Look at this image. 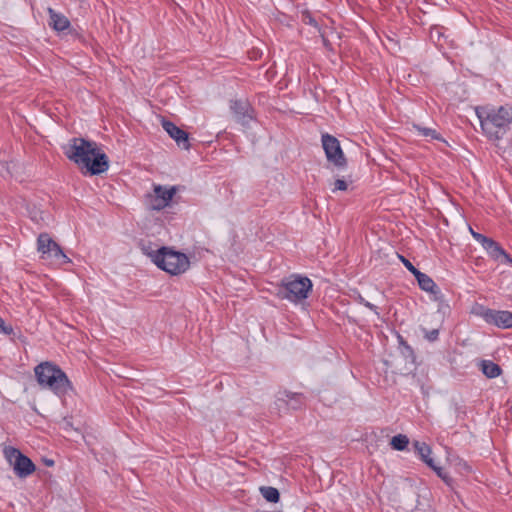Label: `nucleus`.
Segmentation results:
<instances>
[{
    "label": "nucleus",
    "mask_w": 512,
    "mask_h": 512,
    "mask_svg": "<svg viewBox=\"0 0 512 512\" xmlns=\"http://www.w3.org/2000/svg\"><path fill=\"white\" fill-rule=\"evenodd\" d=\"M65 156L85 174L98 175L108 170L109 160L97 144L84 138L74 137L64 146Z\"/></svg>",
    "instance_id": "nucleus-1"
},
{
    "label": "nucleus",
    "mask_w": 512,
    "mask_h": 512,
    "mask_svg": "<svg viewBox=\"0 0 512 512\" xmlns=\"http://www.w3.org/2000/svg\"><path fill=\"white\" fill-rule=\"evenodd\" d=\"M38 383L50 389L57 395H64L71 388V383L66 374L56 365L43 362L34 369Z\"/></svg>",
    "instance_id": "nucleus-2"
},
{
    "label": "nucleus",
    "mask_w": 512,
    "mask_h": 512,
    "mask_svg": "<svg viewBox=\"0 0 512 512\" xmlns=\"http://www.w3.org/2000/svg\"><path fill=\"white\" fill-rule=\"evenodd\" d=\"M311 290L312 282L308 277L291 275L284 278L277 286L276 295L282 300L297 304L307 299Z\"/></svg>",
    "instance_id": "nucleus-3"
},
{
    "label": "nucleus",
    "mask_w": 512,
    "mask_h": 512,
    "mask_svg": "<svg viewBox=\"0 0 512 512\" xmlns=\"http://www.w3.org/2000/svg\"><path fill=\"white\" fill-rule=\"evenodd\" d=\"M476 114L483 131L489 137H498V129L506 127L512 121V108H477Z\"/></svg>",
    "instance_id": "nucleus-4"
},
{
    "label": "nucleus",
    "mask_w": 512,
    "mask_h": 512,
    "mask_svg": "<svg viewBox=\"0 0 512 512\" xmlns=\"http://www.w3.org/2000/svg\"><path fill=\"white\" fill-rule=\"evenodd\" d=\"M152 261L157 267L171 275H179L188 270L189 258L181 252L162 247L154 254H151Z\"/></svg>",
    "instance_id": "nucleus-5"
},
{
    "label": "nucleus",
    "mask_w": 512,
    "mask_h": 512,
    "mask_svg": "<svg viewBox=\"0 0 512 512\" xmlns=\"http://www.w3.org/2000/svg\"><path fill=\"white\" fill-rule=\"evenodd\" d=\"M177 192V186L153 184L152 191L145 195V205L149 210L161 211L170 206V203Z\"/></svg>",
    "instance_id": "nucleus-6"
},
{
    "label": "nucleus",
    "mask_w": 512,
    "mask_h": 512,
    "mask_svg": "<svg viewBox=\"0 0 512 512\" xmlns=\"http://www.w3.org/2000/svg\"><path fill=\"white\" fill-rule=\"evenodd\" d=\"M37 250L41 259L51 263L63 265L71 262L61 247L47 233H41L37 238Z\"/></svg>",
    "instance_id": "nucleus-7"
},
{
    "label": "nucleus",
    "mask_w": 512,
    "mask_h": 512,
    "mask_svg": "<svg viewBox=\"0 0 512 512\" xmlns=\"http://www.w3.org/2000/svg\"><path fill=\"white\" fill-rule=\"evenodd\" d=\"M3 454L9 464L13 467L15 474L20 478H25L31 475L36 469L34 463L14 447H5Z\"/></svg>",
    "instance_id": "nucleus-8"
},
{
    "label": "nucleus",
    "mask_w": 512,
    "mask_h": 512,
    "mask_svg": "<svg viewBox=\"0 0 512 512\" xmlns=\"http://www.w3.org/2000/svg\"><path fill=\"white\" fill-rule=\"evenodd\" d=\"M321 142L328 162L338 168L346 167L347 160L342 151L339 140L328 133H324L321 136Z\"/></svg>",
    "instance_id": "nucleus-9"
},
{
    "label": "nucleus",
    "mask_w": 512,
    "mask_h": 512,
    "mask_svg": "<svg viewBox=\"0 0 512 512\" xmlns=\"http://www.w3.org/2000/svg\"><path fill=\"white\" fill-rule=\"evenodd\" d=\"M304 402L305 397L302 393L280 390L276 394L275 406L278 412L281 413L288 410H298L304 405Z\"/></svg>",
    "instance_id": "nucleus-10"
},
{
    "label": "nucleus",
    "mask_w": 512,
    "mask_h": 512,
    "mask_svg": "<svg viewBox=\"0 0 512 512\" xmlns=\"http://www.w3.org/2000/svg\"><path fill=\"white\" fill-rule=\"evenodd\" d=\"M483 318L487 323L494 324L499 328L512 327V312L510 311L487 309L483 313Z\"/></svg>",
    "instance_id": "nucleus-11"
},
{
    "label": "nucleus",
    "mask_w": 512,
    "mask_h": 512,
    "mask_svg": "<svg viewBox=\"0 0 512 512\" xmlns=\"http://www.w3.org/2000/svg\"><path fill=\"white\" fill-rule=\"evenodd\" d=\"M236 119L243 125L248 124L254 118V110L246 100H234L230 105Z\"/></svg>",
    "instance_id": "nucleus-12"
},
{
    "label": "nucleus",
    "mask_w": 512,
    "mask_h": 512,
    "mask_svg": "<svg viewBox=\"0 0 512 512\" xmlns=\"http://www.w3.org/2000/svg\"><path fill=\"white\" fill-rule=\"evenodd\" d=\"M162 127L163 129L168 133V135L174 139L178 146L189 149L190 144L188 141V133L184 130L180 129L178 126H176L174 123L163 120L162 121Z\"/></svg>",
    "instance_id": "nucleus-13"
},
{
    "label": "nucleus",
    "mask_w": 512,
    "mask_h": 512,
    "mask_svg": "<svg viewBox=\"0 0 512 512\" xmlns=\"http://www.w3.org/2000/svg\"><path fill=\"white\" fill-rule=\"evenodd\" d=\"M49 25L56 31H64L70 27V21L66 16L48 8Z\"/></svg>",
    "instance_id": "nucleus-14"
},
{
    "label": "nucleus",
    "mask_w": 512,
    "mask_h": 512,
    "mask_svg": "<svg viewBox=\"0 0 512 512\" xmlns=\"http://www.w3.org/2000/svg\"><path fill=\"white\" fill-rule=\"evenodd\" d=\"M415 278L418 282L419 287L429 293L437 294L439 292V289L434 282V280L428 276L425 273H422L421 271L417 272L415 275Z\"/></svg>",
    "instance_id": "nucleus-15"
},
{
    "label": "nucleus",
    "mask_w": 512,
    "mask_h": 512,
    "mask_svg": "<svg viewBox=\"0 0 512 512\" xmlns=\"http://www.w3.org/2000/svg\"><path fill=\"white\" fill-rule=\"evenodd\" d=\"M487 253L493 258V259H499L500 257H504L508 262H512V259L510 256L502 249V247L495 242L493 239L489 241V243L484 248Z\"/></svg>",
    "instance_id": "nucleus-16"
},
{
    "label": "nucleus",
    "mask_w": 512,
    "mask_h": 512,
    "mask_svg": "<svg viewBox=\"0 0 512 512\" xmlns=\"http://www.w3.org/2000/svg\"><path fill=\"white\" fill-rule=\"evenodd\" d=\"M414 448L417 453L420 455L421 459L428 465L432 466L434 463L433 459L430 457L432 450L429 445L425 442L415 441Z\"/></svg>",
    "instance_id": "nucleus-17"
},
{
    "label": "nucleus",
    "mask_w": 512,
    "mask_h": 512,
    "mask_svg": "<svg viewBox=\"0 0 512 512\" xmlns=\"http://www.w3.org/2000/svg\"><path fill=\"white\" fill-rule=\"evenodd\" d=\"M480 367L483 374L488 378H496L501 374L502 371L498 364L490 360L481 361Z\"/></svg>",
    "instance_id": "nucleus-18"
},
{
    "label": "nucleus",
    "mask_w": 512,
    "mask_h": 512,
    "mask_svg": "<svg viewBox=\"0 0 512 512\" xmlns=\"http://www.w3.org/2000/svg\"><path fill=\"white\" fill-rule=\"evenodd\" d=\"M260 492L262 496L268 501L272 503H277L280 498L279 491L271 486H265L260 488Z\"/></svg>",
    "instance_id": "nucleus-19"
},
{
    "label": "nucleus",
    "mask_w": 512,
    "mask_h": 512,
    "mask_svg": "<svg viewBox=\"0 0 512 512\" xmlns=\"http://www.w3.org/2000/svg\"><path fill=\"white\" fill-rule=\"evenodd\" d=\"M408 443V437L402 434L393 436L390 442L392 448L398 451L404 450L407 447Z\"/></svg>",
    "instance_id": "nucleus-20"
},
{
    "label": "nucleus",
    "mask_w": 512,
    "mask_h": 512,
    "mask_svg": "<svg viewBox=\"0 0 512 512\" xmlns=\"http://www.w3.org/2000/svg\"><path fill=\"white\" fill-rule=\"evenodd\" d=\"M413 127L424 137H430L432 139H440L439 134L432 128L422 127L421 125L414 124Z\"/></svg>",
    "instance_id": "nucleus-21"
},
{
    "label": "nucleus",
    "mask_w": 512,
    "mask_h": 512,
    "mask_svg": "<svg viewBox=\"0 0 512 512\" xmlns=\"http://www.w3.org/2000/svg\"><path fill=\"white\" fill-rule=\"evenodd\" d=\"M429 467L432 468L445 483L450 484L451 478L443 468L436 466L434 463Z\"/></svg>",
    "instance_id": "nucleus-22"
},
{
    "label": "nucleus",
    "mask_w": 512,
    "mask_h": 512,
    "mask_svg": "<svg viewBox=\"0 0 512 512\" xmlns=\"http://www.w3.org/2000/svg\"><path fill=\"white\" fill-rule=\"evenodd\" d=\"M399 258L403 265L415 276L419 270L404 256L399 255Z\"/></svg>",
    "instance_id": "nucleus-23"
},
{
    "label": "nucleus",
    "mask_w": 512,
    "mask_h": 512,
    "mask_svg": "<svg viewBox=\"0 0 512 512\" xmlns=\"http://www.w3.org/2000/svg\"><path fill=\"white\" fill-rule=\"evenodd\" d=\"M347 188H348V184L344 180L337 179L334 182L333 192H335V191H346Z\"/></svg>",
    "instance_id": "nucleus-24"
},
{
    "label": "nucleus",
    "mask_w": 512,
    "mask_h": 512,
    "mask_svg": "<svg viewBox=\"0 0 512 512\" xmlns=\"http://www.w3.org/2000/svg\"><path fill=\"white\" fill-rule=\"evenodd\" d=\"M438 336H439V330L438 329H432L431 331H426L425 330V338L428 341H430V342H433V341L437 340Z\"/></svg>",
    "instance_id": "nucleus-25"
},
{
    "label": "nucleus",
    "mask_w": 512,
    "mask_h": 512,
    "mask_svg": "<svg viewBox=\"0 0 512 512\" xmlns=\"http://www.w3.org/2000/svg\"><path fill=\"white\" fill-rule=\"evenodd\" d=\"M474 239L479 242L483 248H485V246L489 243V241L491 240V238H488L484 235H482L481 233L480 234H474Z\"/></svg>",
    "instance_id": "nucleus-26"
},
{
    "label": "nucleus",
    "mask_w": 512,
    "mask_h": 512,
    "mask_svg": "<svg viewBox=\"0 0 512 512\" xmlns=\"http://www.w3.org/2000/svg\"><path fill=\"white\" fill-rule=\"evenodd\" d=\"M0 332L10 335L13 332L12 326H6L4 320L0 317Z\"/></svg>",
    "instance_id": "nucleus-27"
},
{
    "label": "nucleus",
    "mask_w": 512,
    "mask_h": 512,
    "mask_svg": "<svg viewBox=\"0 0 512 512\" xmlns=\"http://www.w3.org/2000/svg\"><path fill=\"white\" fill-rule=\"evenodd\" d=\"M365 307L369 308L371 311H373L377 316H379V312L377 310V307L375 305H373L372 303L370 302H365Z\"/></svg>",
    "instance_id": "nucleus-28"
},
{
    "label": "nucleus",
    "mask_w": 512,
    "mask_h": 512,
    "mask_svg": "<svg viewBox=\"0 0 512 512\" xmlns=\"http://www.w3.org/2000/svg\"><path fill=\"white\" fill-rule=\"evenodd\" d=\"M359 303L365 305V302H367L361 295L358 296Z\"/></svg>",
    "instance_id": "nucleus-29"
},
{
    "label": "nucleus",
    "mask_w": 512,
    "mask_h": 512,
    "mask_svg": "<svg viewBox=\"0 0 512 512\" xmlns=\"http://www.w3.org/2000/svg\"><path fill=\"white\" fill-rule=\"evenodd\" d=\"M471 235L474 237V234H479L478 232H475L471 227L469 228Z\"/></svg>",
    "instance_id": "nucleus-30"
},
{
    "label": "nucleus",
    "mask_w": 512,
    "mask_h": 512,
    "mask_svg": "<svg viewBox=\"0 0 512 512\" xmlns=\"http://www.w3.org/2000/svg\"><path fill=\"white\" fill-rule=\"evenodd\" d=\"M52 464H53L52 460L47 461V465H52Z\"/></svg>",
    "instance_id": "nucleus-31"
},
{
    "label": "nucleus",
    "mask_w": 512,
    "mask_h": 512,
    "mask_svg": "<svg viewBox=\"0 0 512 512\" xmlns=\"http://www.w3.org/2000/svg\"><path fill=\"white\" fill-rule=\"evenodd\" d=\"M6 173H7L8 175H10V171H9L8 166L6 167Z\"/></svg>",
    "instance_id": "nucleus-32"
}]
</instances>
